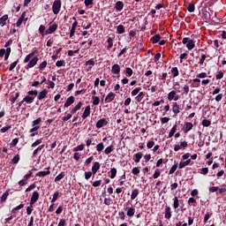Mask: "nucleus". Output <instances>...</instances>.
<instances>
[{"instance_id": "1", "label": "nucleus", "mask_w": 226, "mask_h": 226, "mask_svg": "<svg viewBox=\"0 0 226 226\" xmlns=\"http://www.w3.org/2000/svg\"><path fill=\"white\" fill-rule=\"evenodd\" d=\"M38 95V90H30L27 92V95L24 97L23 102L27 104L33 103L34 98Z\"/></svg>"}, {"instance_id": "2", "label": "nucleus", "mask_w": 226, "mask_h": 226, "mask_svg": "<svg viewBox=\"0 0 226 226\" xmlns=\"http://www.w3.org/2000/svg\"><path fill=\"white\" fill-rule=\"evenodd\" d=\"M63 3L61 2V0H55L52 5V11L54 13V15H57L59 13V11H61V6H62Z\"/></svg>"}, {"instance_id": "3", "label": "nucleus", "mask_w": 226, "mask_h": 226, "mask_svg": "<svg viewBox=\"0 0 226 226\" xmlns=\"http://www.w3.org/2000/svg\"><path fill=\"white\" fill-rule=\"evenodd\" d=\"M38 56H34L31 60L28 61V64L25 66L26 70H29V68H34L36 64H38Z\"/></svg>"}, {"instance_id": "4", "label": "nucleus", "mask_w": 226, "mask_h": 226, "mask_svg": "<svg viewBox=\"0 0 226 226\" xmlns=\"http://www.w3.org/2000/svg\"><path fill=\"white\" fill-rule=\"evenodd\" d=\"M27 12L24 11L21 16L19 18V19L17 20L16 22V26L18 27H20V26H22V23L23 22H27L28 20V18H26V15Z\"/></svg>"}, {"instance_id": "5", "label": "nucleus", "mask_w": 226, "mask_h": 226, "mask_svg": "<svg viewBox=\"0 0 226 226\" xmlns=\"http://www.w3.org/2000/svg\"><path fill=\"white\" fill-rule=\"evenodd\" d=\"M39 199H40V192H38V191H34L30 200V205L33 206L34 203L38 201Z\"/></svg>"}, {"instance_id": "6", "label": "nucleus", "mask_w": 226, "mask_h": 226, "mask_svg": "<svg viewBox=\"0 0 226 226\" xmlns=\"http://www.w3.org/2000/svg\"><path fill=\"white\" fill-rule=\"evenodd\" d=\"M57 24H53L49 26V28L45 31V34H52L57 31Z\"/></svg>"}, {"instance_id": "7", "label": "nucleus", "mask_w": 226, "mask_h": 226, "mask_svg": "<svg viewBox=\"0 0 226 226\" xmlns=\"http://www.w3.org/2000/svg\"><path fill=\"white\" fill-rule=\"evenodd\" d=\"M109 124V122L106 118H101L96 122V128H103V126H107Z\"/></svg>"}, {"instance_id": "8", "label": "nucleus", "mask_w": 226, "mask_h": 226, "mask_svg": "<svg viewBox=\"0 0 226 226\" xmlns=\"http://www.w3.org/2000/svg\"><path fill=\"white\" fill-rule=\"evenodd\" d=\"M37 100H39L40 102H41V100H45V98H47V94H49V90L47 89H43L42 91H41L39 94H37Z\"/></svg>"}, {"instance_id": "9", "label": "nucleus", "mask_w": 226, "mask_h": 226, "mask_svg": "<svg viewBox=\"0 0 226 226\" xmlns=\"http://www.w3.org/2000/svg\"><path fill=\"white\" fill-rule=\"evenodd\" d=\"M192 129H193V124H192V122H186L184 124L183 132L184 133H188V132H191V130Z\"/></svg>"}, {"instance_id": "10", "label": "nucleus", "mask_w": 226, "mask_h": 226, "mask_svg": "<svg viewBox=\"0 0 226 226\" xmlns=\"http://www.w3.org/2000/svg\"><path fill=\"white\" fill-rule=\"evenodd\" d=\"M38 54V49H34L33 52L29 53L24 59L23 63H29L32 57H34Z\"/></svg>"}, {"instance_id": "11", "label": "nucleus", "mask_w": 226, "mask_h": 226, "mask_svg": "<svg viewBox=\"0 0 226 226\" xmlns=\"http://www.w3.org/2000/svg\"><path fill=\"white\" fill-rule=\"evenodd\" d=\"M73 103H75V97H73V95H71L66 99L64 107L68 108L71 105H73Z\"/></svg>"}, {"instance_id": "12", "label": "nucleus", "mask_w": 226, "mask_h": 226, "mask_svg": "<svg viewBox=\"0 0 226 226\" xmlns=\"http://www.w3.org/2000/svg\"><path fill=\"white\" fill-rule=\"evenodd\" d=\"M120 72H121V66H119V64H115L111 67V73H113V75H119Z\"/></svg>"}, {"instance_id": "13", "label": "nucleus", "mask_w": 226, "mask_h": 226, "mask_svg": "<svg viewBox=\"0 0 226 226\" xmlns=\"http://www.w3.org/2000/svg\"><path fill=\"white\" fill-rule=\"evenodd\" d=\"M91 116V106L87 105L81 116L82 119H87V117H89Z\"/></svg>"}, {"instance_id": "14", "label": "nucleus", "mask_w": 226, "mask_h": 226, "mask_svg": "<svg viewBox=\"0 0 226 226\" xmlns=\"http://www.w3.org/2000/svg\"><path fill=\"white\" fill-rule=\"evenodd\" d=\"M114 98H116V94H114L113 92H110L107 94L104 102L106 103H110V102H114Z\"/></svg>"}, {"instance_id": "15", "label": "nucleus", "mask_w": 226, "mask_h": 226, "mask_svg": "<svg viewBox=\"0 0 226 226\" xmlns=\"http://www.w3.org/2000/svg\"><path fill=\"white\" fill-rule=\"evenodd\" d=\"M124 8V3L121 2V1H117L115 4V10L117 11H121Z\"/></svg>"}, {"instance_id": "16", "label": "nucleus", "mask_w": 226, "mask_h": 226, "mask_svg": "<svg viewBox=\"0 0 226 226\" xmlns=\"http://www.w3.org/2000/svg\"><path fill=\"white\" fill-rule=\"evenodd\" d=\"M190 82H193L191 84V87H200V79L196 77V79H191Z\"/></svg>"}, {"instance_id": "17", "label": "nucleus", "mask_w": 226, "mask_h": 226, "mask_svg": "<svg viewBox=\"0 0 226 226\" xmlns=\"http://www.w3.org/2000/svg\"><path fill=\"white\" fill-rule=\"evenodd\" d=\"M172 112H174L176 116H177V114L181 112V110L179 109V104H177V102L172 103Z\"/></svg>"}, {"instance_id": "18", "label": "nucleus", "mask_w": 226, "mask_h": 226, "mask_svg": "<svg viewBox=\"0 0 226 226\" xmlns=\"http://www.w3.org/2000/svg\"><path fill=\"white\" fill-rule=\"evenodd\" d=\"M164 217L166 218V220H170V218L172 217V213L170 212V207H169V206H166V207H165Z\"/></svg>"}, {"instance_id": "19", "label": "nucleus", "mask_w": 226, "mask_h": 226, "mask_svg": "<svg viewBox=\"0 0 226 226\" xmlns=\"http://www.w3.org/2000/svg\"><path fill=\"white\" fill-rule=\"evenodd\" d=\"M107 50H110L112 49V47H114V37H109L107 39Z\"/></svg>"}, {"instance_id": "20", "label": "nucleus", "mask_w": 226, "mask_h": 226, "mask_svg": "<svg viewBox=\"0 0 226 226\" xmlns=\"http://www.w3.org/2000/svg\"><path fill=\"white\" fill-rule=\"evenodd\" d=\"M100 170V162H94V165L92 166V174H96Z\"/></svg>"}, {"instance_id": "21", "label": "nucleus", "mask_w": 226, "mask_h": 226, "mask_svg": "<svg viewBox=\"0 0 226 226\" xmlns=\"http://www.w3.org/2000/svg\"><path fill=\"white\" fill-rule=\"evenodd\" d=\"M150 40H151L152 43L156 44V43H158V41H160V40H162V36L159 34H157L152 36Z\"/></svg>"}, {"instance_id": "22", "label": "nucleus", "mask_w": 226, "mask_h": 226, "mask_svg": "<svg viewBox=\"0 0 226 226\" xmlns=\"http://www.w3.org/2000/svg\"><path fill=\"white\" fill-rule=\"evenodd\" d=\"M192 160L188 159L185 162H180L178 164V169H185V167L190 165Z\"/></svg>"}, {"instance_id": "23", "label": "nucleus", "mask_w": 226, "mask_h": 226, "mask_svg": "<svg viewBox=\"0 0 226 226\" xmlns=\"http://www.w3.org/2000/svg\"><path fill=\"white\" fill-rule=\"evenodd\" d=\"M186 48L188 50H193V49H195V41H193V40H189V42L186 43Z\"/></svg>"}, {"instance_id": "24", "label": "nucleus", "mask_w": 226, "mask_h": 226, "mask_svg": "<svg viewBox=\"0 0 226 226\" xmlns=\"http://www.w3.org/2000/svg\"><path fill=\"white\" fill-rule=\"evenodd\" d=\"M20 96V92H17L15 94V96L11 95L10 98V102H11V105H13V103H15V102H17V100H19V97Z\"/></svg>"}, {"instance_id": "25", "label": "nucleus", "mask_w": 226, "mask_h": 226, "mask_svg": "<svg viewBox=\"0 0 226 226\" xmlns=\"http://www.w3.org/2000/svg\"><path fill=\"white\" fill-rule=\"evenodd\" d=\"M139 189H133V190L132 191L131 200H135L136 197H139Z\"/></svg>"}, {"instance_id": "26", "label": "nucleus", "mask_w": 226, "mask_h": 226, "mask_svg": "<svg viewBox=\"0 0 226 226\" xmlns=\"http://www.w3.org/2000/svg\"><path fill=\"white\" fill-rule=\"evenodd\" d=\"M40 126H34L32 129H30V137H34V135H38V129Z\"/></svg>"}, {"instance_id": "27", "label": "nucleus", "mask_w": 226, "mask_h": 226, "mask_svg": "<svg viewBox=\"0 0 226 226\" xmlns=\"http://www.w3.org/2000/svg\"><path fill=\"white\" fill-rule=\"evenodd\" d=\"M8 19V14L4 15L2 18H0V26L4 27V26H6V20Z\"/></svg>"}, {"instance_id": "28", "label": "nucleus", "mask_w": 226, "mask_h": 226, "mask_svg": "<svg viewBox=\"0 0 226 226\" xmlns=\"http://www.w3.org/2000/svg\"><path fill=\"white\" fill-rule=\"evenodd\" d=\"M125 29H124V26L123 25H118L117 26V34H123L124 33Z\"/></svg>"}, {"instance_id": "29", "label": "nucleus", "mask_w": 226, "mask_h": 226, "mask_svg": "<svg viewBox=\"0 0 226 226\" xmlns=\"http://www.w3.org/2000/svg\"><path fill=\"white\" fill-rule=\"evenodd\" d=\"M127 210V216L132 217L135 215V208L133 207H126Z\"/></svg>"}, {"instance_id": "30", "label": "nucleus", "mask_w": 226, "mask_h": 226, "mask_svg": "<svg viewBox=\"0 0 226 226\" xmlns=\"http://www.w3.org/2000/svg\"><path fill=\"white\" fill-rule=\"evenodd\" d=\"M176 93H177L176 91L172 90L168 94L169 102H172V100H174V98L176 97Z\"/></svg>"}, {"instance_id": "31", "label": "nucleus", "mask_w": 226, "mask_h": 226, "mask_svg": "<svg viewBox=\"0 0 226 226\" xmlns=\"http://www.w3.org/2000/svg\"><path fill=\"white\" fill-rule=\"evenodd\" d=\"M177 130V124L173 125V127L171 128V130H170V132L169 133L170 139L171 137H174V134L176 133Z\"/></svg>"}, {"instance_id": "32", "label": "nucleus", "mask_w": 226, "mask_h": 226, "mask_svg": "<svg viewBox=\"0 0 226 226\" xmlns=\"http://www.w3.org/2000/svg\"><path fill=\"white\" fill-rule=\"evenodd\" d=\"M171 73L174 78L179 77V70L177 69V67H173L171 69Z\"/></svg>"}, {"instance_id": "33", "label": "nucleus", "mask_w": 226, "mask_h": 226, "mask_svg": "<svg viewBox=\"0 0 226 226\" xmlns=\"http://www.w3.org/2000/svg\"><path fill=\"white\" fill-rule=\"evenodd\" d=\"M173 207L174 209H177V207H179V200L177 196L173 198Z\"/></svg>"}, {"instance_id": "34", "label": "nucleus", "mask_w": 226, "mask_h": 226, "mask_svg": "<svg viewBox=\"0 0 226 226\" xmlns=\"http://www.w3.org/2000/svg\"><path fill=\"white\" fill-rule=\"evenodd\" d=\"M49 174H50L49 170L47 171H40L36 174V176H38L39 177H45V176H49Z\"/></svg>"}, {"instance_id": "35", "label": "nucleus", "mask_w": 226, "mask_h": 226, "mask_svg": "<svg viewBox=\"0 0 226 226\" xmlns=\"http://www.w3.org/2000/svg\"><path fill=\"white\" fill-rule=\"evenodd\" d=\"M134 162L135 163H139V162H140V160L142 159V153H137L135 155H134Z\"/></svg>"}, {"instance_id": "36", "label": "nucleus", "mask_w": 226, "mask_h": 226, "mask_svg": "<svg viewBox=\"0 0 226 226\" xmlns=\"http://www.w3.org/2000/svg\"><path fill=\"white\" fill-rule=\"evenodd\" d=\"M10 54H11V48H7L5 49L4 61H8V57H10Z\"/></svg>"}, {"instance_id": "37", "label": "nucleus", "mask_w": 226, "mask_h": 226, "mask_svg": "<svg viewBox=\"0 0 226 226\" xmlns=\"http://www.w3.org/2000/svg\"><path fill=\"white\" fill-rule=\"evenodd\" d=\"M64 176H65L64 172H61L59 175H57L55 177V183H58V181H61V179H63Z\"/></svg>"}, {"instance_id": "38", "label": "nucleus", "mask_w": 226, "mask_h": 226, "mask_svg": "<svg viewBox=\"0 0 226 226\" xmlns=\"http://www.w3.org/2000/svg\"><path fill=\"white\" fill-rule=\"evenodd\" d=\"M187 10L190 13H193V11H195V4H193V3L189 4Z\"/></svg>"}, {"instance_id": "39", "label": "nucleus", "mask_w": 226, "mask_h": 226, "mask_svg": "<svg viewBox=\"0 0 226 226\" xmlns=\"http://www.w3.org/2000/svg\"><path fill=\"white\" fill-rule=\"evenodd\" d=\"M84 147H85L84 144H81V145H79V146L74 147V148L72 149V151H73L74 153H77L78 151H84Z\"/></svg>"}, {"instance_id": "40", "label": "nucleus", "mask_w": 226, "mask_h": 226, "mask_svg": "<svg viewBox=\"0 0 226 226\" xmlns=\"http://www.w3.org/2000/svg\"><path fill=\"white\" fill-rule=\"evenodd\" d=\"M41 123V117H39L32 122V126H40V124Z\"/></svg>"}, {"instance_id": "41", "label": "nucleus", "mask_w": 226, "mask_h": 226, "mask_svg": "<svg viewBox=\"0 0 226 226\" xmlns=\"http://www.w3.org/2000/svg\"><path fill=\"white\" fill-rule=\"evenodd\" d=\"M92 100H93V105H100V97L94 95L92 97Z\"/></svg>"}, {"instance_id": "42", "label": "nucleus", "mask_w": 226, "mask_h": 226, "mask_svg": "<svg viewBox=\"0 0 226 226\" xmlns=\"http://www.w3.org/2000/svg\"><path fill=\"white\" fill-rule=\"evenodd\" d=\"M201 124H202V126L207 128V126H211V122L208 119H204V120H202Z\"/></svg>"}, {"instance_id": "43", "label": "nucleus", "mask_w": 226, "mask_h": 226, "mask_svg": "<svg viewBox=\"0 0 226 226\" xmlns=\"http://www.w3.org/2000/svg\"><path fill=\"white\" fill-rule=\"evenodd\" d=\"M19 64V59H17L15 62L11 63L9 67V72H12V70Z\"/></svg>"}, {"instance_id": "44", "label": "nucleus", "mask_w": 226, "mask_h": 226, "mask_svg": "<svg viewBox=\"0 0 226 226\" xmlns=\"http://www.w3.org/2000/svg\"><path fill=\"white\" fill-rule=\"evenodd\" d=\"M20 160V156L19 154L15 155L12 160H11V163H13L14 165L19 163Z\"/></svg>"}, {"instance_id": "45", "label": "nucleus", "mask_w": 226, "mask_h": 226, "mask_svg": "<svg viewBox=\"0 0 226 226\" xmlns=\"http://www.w3.org/2000/svg\"><path fill=\"white\" fill-rule=\"evenodd\" d=\"M85 66H94V59L91 58L85 63Z\"/></svg>"}, {"instance_id": "46", "label": "nucleus", "mask_w": 226, "mask_h": 226, "mask_svg": "<svg viewBox=\"0 0 226 226\" xmlns=\"http://www.w3.org/2000/svg\"><path fill=\"white\" fill-rule=\"evenodd\" d=\"M45 26L41 25L39 27V33L40 34H41V36H45Z\"/></svg>"}, {"instance_id": "47", "label": "nucleus", "mask_w": 226, "mask_h": 226, "mask_svg": "<svg viewBox=\"0 0 226 226\" xmlns=\"http://www.w3.org/2000/svg\"><path fill=\"white\" fill-rule=\"evenodd\" d=\"M111 175H110V178L114 179V177H116V174H117V170L116 168H112L110 170Z\"/></svg>"}, {"instance_id": "48", "label": "nucleus", "mask_w": 226, "mask_h": 226, "mask_svg": "<svg viewBox=\"0 0 226 226\" xmlns=\"http://www.w3.org/2000/svg\"><path fill=\"white\" fill-rule=\"evenodd\" d=\"M141 90V87H136L134 90L132 91V96H137V94L140 93Z\"/></svg>"}, {"instance_id": "49", "label": "nucleus", "mask_w": 226, "mask_h": 226, "mask_svg": "<svg viewBox=\"0 0 226 226\" xmlns=\"http://www.w3.org/2000/svg\"><path fill=\"white\" fill-rule=\"evenodd\" d=\"M125 74L128 75L129 77H132L133 75V70L130 67L125 68Z\"/></svg>"}, {"instance_id": "50", "label": "nucleus", "mask_w": 226, "mask_h": 226, "mask_svg": "<svg viewBox=\"0 0 226 226\" xmlns=\"http://www.w3.org/2000/svg\"><path fill=\"white\" fill-rule=\"evenodd\" d=\"M44 68H47V61L44 60L42 63L39 64V70L42 71Z\"/></svg>"}, {"instance_id": "51", "label": "nucleus", "mask_w": 226, "mask_h": 226, "mask_svg": "<svg viewBox=\"0 0 226 226\" xmlns=\"http://www.w3.org/2000/svg\"><path fill=\"white\" fill-rule=\"evenodd\" d=\"M215 79L216 80H221V79H223V72H218L217 74L215 75Z\"/></svg>"}, {"instance_id": "52", "label": "nucleus", "mask_w": 226, "mask_h": 226, "mask_svg": "<svg viewBox=\"0 0 226 226\" xmlns=\"http://www.w3.org/2000/svg\"><path fill=\"white\" fill-rule=\"evenodd\" d=\"M132 174H133V176H139V174H140V170H139V168L135 167L132 169Z\"/></svg>"}, {"instance_id": "53", "label": "nucleus", "mask_w": 226, "mask_h": 226, "mask_svg": "<svg viewBox=\"0 0 226 226\" xmlns=\"http://www.w3.org/2000/svg\"><path fill=\"white\" fill-rule=\"evenodd\" d=\"M11 128V125L4 126V127H3V128L0 130V133H6V132H8V130H10Z\"/></svg>"}, {"instance_id": "54", "label": "nucleus", "mask_w": 226, "mask_h": 226, "mask_svg": "<svg viewBox=\"0 0 226 226\" xmlns=\"http://www.w3.org/2000/svg\"><path fill=\"white\" fill-rule=\"evenodd\" d=\"M144 97V92H140L137 96H136V101L137 102H142V98Z\"/></svg>"}, {"instance_id": "55", "label": "nucleus", "mask_w": 226, "mask_h": 226, "mask_svg": "<svg viewBox=\"0 0 226 226\" xmlns=\"http://www.w3.org/2000/svg\"><path fill=\"white\" fill-rule=\"evenodd\" d=\"M177 170V164H174L169 171V174H174Z\"/></svg>"}, {"instance_id": "56", "label": "nucleus", "mask_w": 226, "mask_h": 226, "mask_svg": "<svg viewBox=\"0 0 226 226\" xmlns=\"http://www.w3.org/2000/svg\"><path fill=\"white\" fill-rule=\"evenodd\" d=\"M8 195H9L8 192H5L2 195V197H1V202H5V201H6V199H8Z\"/></svg>"}, {"instance_id": "57", "label": "nucleus", "mask_w": 226, "mask_h": 226, "mask_svg": "<svg viewBox=\"0 0 226 226\" xmlns=\"http://www.w3.org/2000/svg\"><path fill=\"white\" fill-rule=\"evenodd\" d=\"M64 64H65L64 60H58L56 63V66H57L58 68L61 67V66H64Z\"/></svg>"}, {"instance_id": "58", "label": "nucleus", "mask_w": 226, "mask_h": 226, "mask_svg": "<svg viewBox=\"0 0 226 226\" xmlns=\"http://www.w3.org/2000/svg\"><path fill=\"white\" fill-rule=\"evenodd\" d=\"M196 77H197V79H206V77H207V73L200 72Z\"/></svg>"}, {"instance_id": "59", "label": "nucleus", "mask_w": 226, "mask_h": 226, "mask_svg": "<svg viewBox=\"0 0 226 226\" xmlns=\"http://www.w3.org/2000/svg\"><path fill=\"white\" fill-rule=\"evenodd\" d=\"M58 197H59V192H56L53 194V198H52L51 202H56V200H57Z\"/></svg>"}, {"instance_id": "60", "label": "nucleus", "mask_w": 226, "mask_h": 226, "mask_svg": "<svg viewBox=\"0 0 226 226\" xmlns=\"http://www.w3.org/2000/svg\"><path fill=\"white\" fill-rule=\"evenodd\" d=\"M79 50H80L79 49H78L76 50H69L68 56H73V54H79Z\"/></svg>"}, {"instance_id": "61", "label": "nucleus", "mask_w": 226, "mask_h": 226, "mask_svg": "<svg viewBox=\"0 0 226 226\" xmlns=\"http://www.w3.org/2000/svg\"><path fill=\"white\" fill-rule=\"evenodd\" d=\"M183 91L185 94H188V93H190V87L188 85H185L183 87Z\"/></svg>"}, {"instance_id": "62", "label": "nucleus", "mask_w": 226, "mask_h": 226, "mask_svg": "<svg viewBox=\"0 0 226 226\" xmlns=\"http://www.w3.org/2000/svg\"><path fill=\"white\" fill-rule=\"evenodd\" d=\"M19 186H26V185H27V180H26V178H24V179L20 180V181L19 182Z\"/></svg>"}, {"instance_id": "63", "label": "nucleus", "mask_w": 226, "mask_h": 226, "mask_svg": "<svg viewBox=\"0 0 226 226\" xmlns=\"http://www.w3.org/2000/svg\"><path fill=\"white\" fill-rule=\"evenodd\" d=\"M112 147H113L112 146L108 147L104 150L105 154H110L111 151H113Z\"/></svg>"}, {"instance_id": "64", "label": "nucleus", "mask_w": 226, "mask_h": 226, "mask_svg": "<svg viewBox=\"0 0 226 226\" xmlns=\"http://www.w3.org/2000/svg\"><path fill=\"white\" fill-rule=\"evenodd\" d=\"M204 61H206V55H201V57L199 61V64L200 65L204 64Z\"/></svg>"}]
</instances>
